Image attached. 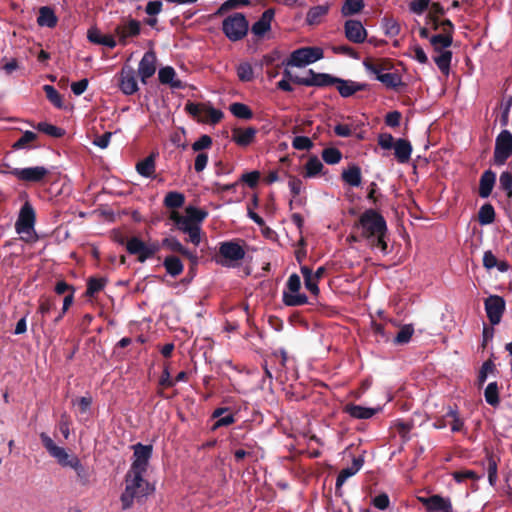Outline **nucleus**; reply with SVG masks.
Returning a JSON list of instances; mask_svg holds the SVG:
<instances>
[{
  "instance_id": "nucleus-1",
  "label": "nucleus",
  "mask_w": 512,
  "mask_h": 512,
  "mask_svg": "<svg viewBox=\"0 0 512 512\" xmlns=\"http://www.w3.org/2000/svg\"><path fill=\"white\" fill-rule=\"evenodd\" d=\"M358 235L350 237L353 241H365L371 249H377L382 254H388V229L384 217L374 209L364 211L354 224Z\"/></svg>"
},
{
  "instance_id": "nucleus-2",
  "label": "nucleus",
  "mask_w": 512,
  "mask_h": 512,
  "mask_svg": "<svg viewBox=\"0 0 512 512\" xmlns=\"http://www.w3.org/2000/svg\"><path fill=\"white\" fill-rule=\"evenodd\" d=\"M442 26L443 33L431 36L429 41L435 54L433 56L435 64L438 69L447 76L450 72L452 60V51L449 48L453 42L454 26L448 19L442 22Z\"/></svg>"
},
{
  "instance_id": "nucleus-3",
  "label": "nucleus",
  "mask_w": 512,
  "mask_h": 512,
  "mask_svg": "<svg viewBox=\"0 0 512 512\" xmlns=\"http://www.w3.org/2000/svg\"><path fill=\"white\" fill-rule=\"evenodd\" d=\"M125 489L121 494L122 509L133 506L134 501H140L154 491V487L144 478V474L127 471L125 475Z\"/></svg>"
},
{
  "instance_id": "nucleus-4",
  "label": "nucleus",
  "mask_w": 512,
  "mask_h": 512,
  "mask_svg": "<svg viewBox=\"0 0 512 512\" xmlns=\"http://www.w3.org/2000/svg\"><path fill=\"white\" fill-rule=\"evenodd\" d=\"M40 438L45 449L50 456L57 460L59 465L81 470V462L76 455H70L63 447L57 446L45 433H41Z\"/></svg>"
},
{
  "instance_id": "nucleus-5",
  "label": "nucleus",
  "mask_w": 512,
  "mask_h": 512,
  "mask_svg": "<svg viewBox=\"0 0 512 512\" xmlns=\"http://www.w3.org/2000/svg\"><path fill=\"white\" fill-rule=\"evenodd\" d=\"M246 250L241 240H231L220 243L217 262L225 267H234L244 259Z\"/></svg>"
},
{
  "instance_id": "nucleus-6",
  "label": "nucleus",
  "mask_w": 512,
  "mask_h": 512,
  "mask_svg": "<svg viewBox=\"0 0 512 512\" xmlns=\"http://www.w3.org/2000/svg\"><path fill=\"white\" fill-rule=\"evenodd\" d=\"M222 30L230 41L236 42L242 40L247 35L249 23L244 14L235 13L223 20Z\"/></svg>"
},
{
  "instance_id": "nucleus-7",
  "label": "nucleus",
  "mask_w": 512,
  "mask_h": 512,
  "mask_svg": "<svg viewBox=\"0 0 512 512\" xmlns=\"http://www.w3.org/2000/svg\"><path fill=\"white\" fill-rule=\"evenodd\" d=\"M36 221L35 210L32 205L26 201L20 209L17 221L15 223L16 232L24 240H30L34 233Z\"/></svg>"
},
{
  "instance_id": "nucleus-8",
  "label": "nucleus",
  "mask_w": 512,
  "mask_h": 512,
  "mask_svg": "<svg viewBox=\"0 0 512 512\" xmlns=\"http://www.w3.org/2000/svg\"><path fill=\"white\" fill-rule=\"evenodd\" d=\"M323 57V50L318 47H303L293 51L286 62L287 66L304 67Z\"/></svg>"
},
{
  "instance_id": "nucleus-9",
  "label": "nucleus",
  "mask_w": 512,
  "mask_h": 512,
  "mask_svg": "<svg viewBox=\"0 0 512 512\" xmlns=\"http://www.w3.org/2000/svg\"><path fill=\"white\" fill-rule=\"evenodd\" d=\"M126 250L129 254L136 255L140 263H144L160 250V245L157 242L146 244L138 237H132L126 243Z\"/></svg>"
},
{
  "instance_id": "nucleus-10",
  "label": "nucleus",
  "mask_w": 512,
  "mask_h": 512,
  "mask_svg": "<svg viewBox=\"0 0 512 512\" xmlns=\"http://www.w3.org/2000/svg\"><path fill=\"white\" fill-rule=\"evenodd\" d=\"M284 75L292 80L293 82L304 85V86H317V87H326L335 85L336 77H333L329 74L325 73H315L313 70H309L307 75L304 77H292L291 73L288 70L284 71Z\"/></svg>"
},
{
  "instance_id": "nucleus-11",
  "label": "nucleus",
  "mask_w": 512,
  "mask_h": 512,
  "mask_svg": "<svg viewBox=\"0 0 512 512\" xmlns=\"http://www.w3.org/2000/svg\"><path fill=\"white\" fill-rule=\"evenodd\" d=\"M6 173L22 182L39 183L49 175L50 171L44 166H34L27 168H11Z\"/></svg>"
},
{
  "instance_id": "nucleus-12",
  "label": "nucleus",
  "mask_w": 512,
  "mask_h": 512,
  "mask_svg": "<svg viewBox=\"0 0 512 512\" xmlns=\"http://www.w3.org/2000/svg\"><path fill=\"white\" fill-rule=\"evenodd\" d=\"M301 280L297 274H292L287 281V291L283 292V302L287 306H300L308 302L305 294L299 293Z\"/></svg>"
},
{
  "instance_id": "nucleus-13",
  "label": "nucleus",
  "mask_w": 512,
  "mask_h": 512,
  "mask_svg": "<svg viewBox=\"0 0 512 512\" xmlns=\"http://www.w3.org/2000/svg\"><path fill=\"white\" fill-rule=\"evenodd\" d=\"M132 448L133 460L128 471L145 474L152 456L153 447L152 445L137 443Z\"/></svg>"
},
{
  "instance_id": "nucleus-14",
  "label": "nucleus",
  "mask_w": 512,
  "mask_h": 512,
  "mask_svg": "<svg viewBox=\"0 0 512 512\" xmlns=\"http://www.w3.org/2000/svg\"><path fill=\"white\" fill-rule=\"evenodd\" d=\"M512 155V133L503 130L496 138L494 161L498 165H503Z\"/></svg>"
},
{
  "instance_id": "nucleus-15",
  "label": "nucleus",
  "mask_w": 512,
  "mask_h": 512,
  "mask_svg": "<svg viewBox=\"0 0 512 512\" xmlns=\"http://www.w3.org/2000/svg\"><path fill=\"white\" fill-rule=\"evenodd\" d=\"M345 37L352 43L361 44L368 36L367 30L359 20L349 19L344 23Z\"/></svg>"
},
{
  "instance_id": "nucleus-16",
  "label": "nucleus",
  "mask_w": 512,
  "mask_h": 512,
  "mask_svg": "<svg viewBox=\"0 0 512 512\" xmlns=\"http://www.w3.org/2000/svg\"><path fill=\"white\" fill-rule=\"evenodd\" d=\"M485 309L491 324L496 325L501 320L505 309V302L499 296H490L485 301Z\"/></svg>"
},
{
  "instance_id": "nucleus-17",
  "label": "nucleus",
  "mask_w": 512,
  "mask_h": 512,
  "mask_svg": "<svg viewBox=\"0 0 512 512\" xmlns=\"http://www.w3.org/2000/svg\"><path fill=\"white\" fill-rule=\"evenodd\" d=\"M419 500L429 512H452V504L449 498L433 495L420 497Z\"/></svg>"
},
{
  "instance_id": "nucleus-18",
  "label": "nucleus",
  "mask_w": 512,
  "mask_h": 512,
  "mask_svg": "<svg viewBox=\"0 0 512 512\" xmlns=\"http://www.w3.org/2000/svg\"><path fill=\"white\" fill-rule=\"evenodd\" d=\"M156 71V55L153 51L146 52L139 62L138 74L142 82L154 75Z\"/></svg>"
},
{
  "instance_id": "nucleus-19",
  "label": "nucleus",
  "mask_w": 512,
  "mask_h": 512,
  "mask_svg": "<svg viewBox=\"0 0 512 512\" xmlns=\"http://www.w3.org/2000/svg\"><path fill=\"white\" fill-rule=\"evenodd\" d=\"M162 247L170 250L171 252L179 253L187 257L192 263H197L198 257L194 252L189 251L182 243L175 237H166L161 242Z\"/></svg>"
},
{
  "instance_id": "nucleus-20",
  "label": "nucleus",
  "mask_w": 512,
  "mask_h": 512,
  "mask_svg": "<svg viewBox=\"0 0 512 512\" xmlns=\"http://www.w3.org/2000/svg\"><path fill=\"white\" fill-rule=\"evenodd\" d=\"M258 130L254 127L234 128L232 140L240 147H247L255 141Z\"/></svg>"
},
{
  "instance_id": "nucleus-21",
  "label": "nucleus",
  "mask_w": 512,
  "mask_h": 512,
  "mask_svg": "<svg viewBox=\"0 0 512 512\" xmlns=\"http://www.w3.org/2000/svg\"><path fill=\"white\" fill-rule=\"evenodd\" d=\"M274 15V9L270 8L265 10L259 20L252 25V33L257 37H263L268 31H270Z\"/></svg>"
},
{
  "instance_id": "nucleus-22",
  "label": "nucleus",
  "mask_w": 512,
  "mask_h": 512,
  "mask_svg": "<svg viewBox=\"0 0 512 512\" xmlns=\"http://www.w3.org/2000/svg\"><path fill=\"white\" fill-rule=\"evenodd\" d=\"M336 89L342 97H350L359 91L367 88V84L352 80H344L337 78L335 82Z\"/></svg>"
},
{
  "instance_id": "nucleus-23",
  "label": "nucleus",
  "mask_w": 512,
  "mask_h": 512,
  "mask_svg": "<svg viewBox=\"0 0 512 512\" xmlns=\"http://www.w3.org/2000/svg\"><path fill=\"white\" fill-rule=\"evenodd\" d=\"M120 89L126 95H131L138 90L135 72L131 67L121 70Z\"/></svg>"
},
{
  "instance_id": "nucleus-24",
  "label": "nucleus",
  "mask_w": 512,
  "mask_h": 512,
  "mask_svg": "<svg viewBox=\"0 0 512 512\" xmlns=\"http://www.w3.org/2000/svg\"><path fill=\"white\" fill-rule=\"evenodd\" d=\"M115 32L119 37L120 43L125 44L127 38L137 36L140 33V22L130 19L127 23L118 25Z\"/></svg>"
},
{
  "instance_id": "nucleus-25",
  "label": "nucleus",
  "mask_w": 512,
  "mask_h": 512,
  "mask_svg": "<svg viewBox=\"0 0 512 512\" xmlns=\"http://www.w3.org/2000/svg\"><path fill=\"white\" fill-rule=\"evenodd\" d=\"M393 149L394 155L399 163L404 164L409 162L412 153V145L408 140L402 138L397 139Z\"/></svg>"
},
{
  "instance_id": "nucleus-26",
  "label": "nucleus",
  "mask_w": 512,
  "mask_h": 512,
  "mask_svg": "<svg viewBox=\"0 0 512 512\" xmlns=\"http://www.w3.org/2000/svg\"><path fill=\"white\" fill-rule=\"evenodd\" d=\"M344 411L356 419H369L373 417L378 409L363 407L355 404H347Z\"/></svg>"
},
{
  "instance_id": "nucleus-27",
  "label": "nucleus",
  "mask_w": 512,
  "mask_h": 512,
  "mask_svg": "<svg viewBox=\"0 0 512 512\" xmlns=\"http://www.w3.org/2000/svg\"><path fill=\"white\" fill-rule=\"evenodd\" d=\"M58 18L52 8L43 6L39 9L37 24L41 27L53 28L57 25Z\"/></svg>"
},
{
  "instance_id": "nucleus-28",
  "label": "nucleus",
  "mask_w": 512,
  "mask_h": 512,
  "mask_svg": "<svg viewBox=\"0 0 512 512\" xmlns=\"http://www.w3.org/2000/svg\"><path fill=\"white\" fill-rule=\"evenodd\" d=\"M496 180L495 173L491 170L485 171L480 178L479 195L482 198H487L494 187Z\"/></svg>"
},
{
  "instance_id": "nucleus-29",
  "label": "nucleus",
  "mask_w": 512,
  "mask_h": 512,
  "mask_svg": "<svg viewBox=\"0 0 512 512\" xmlns=\"http://www.w3.org/2000/svg\"><path fill=\"white\" fill-rule=\"evenodd\" d=\"M363 66L368 73L375 75L377 80H379V77L387 70L385 62L378 59H365L363 61Z\"/></svg>"
},
{
  "instance_id": "nucleus-30",
  "label": "nucleus",
  "mask_w": 512,
  "mask_h": 512,
  "mask_svg": "<svg viewBox=\"0 0 512 512\" xmlns=\"http://www.w3.org/2000/svg\"><path fill=\"white\" fill-rule=\"evenodd\" d=\"M363 461L361 459H354L351 467L345 468L340 471L336 479V487L340 488L346 480L355 475L361 468Z\"/></svg>"
},
{
  "instance_id": "nucleus-31",
  "label": "nucleus",
  "mask_w": 512,
  "mask_h": 512,
  "mask_svg": "<svg viewBox=\"0 0 512 512\" xmlns=\"http://www.w3.org/2000/svg\"><path fill=\"white\" fill-rule=\"evenodd\" d=\"M328 5H318L309 9L306 15V22L309 25L319 24L322 18L328 13Z\"/></svg>"
},
{
  "instance_id": "nucleus-32",
  "label": "nucleus",
  "mask_w": 512,
  "mask_h": 512,
  "mask_svg": "<svg viewBox=\"0 0 512 512\" xmlns=\"http://www.w3.org/2000/svg\"><path fill=\"white\" fill-rule=\"evenodd\" d=\"M163 266L166 272L172 277L179 276L184 269L183 263L176 256H167L164 259Z\"/></svg>"
},
{
  "instance_id": "nucleus-33",
  "label": "nucleus",
  "mask_w": 512,
  "mask_h": 512,
  "mask_svg": "<svg viewBox=\"0 0 512 512\" xmlns=\"http://www.w3.org/2000/svg\"><path fill=\"white\" fill-rule=\"evenodd\" d=\"M159 81L162 84H169L173 88H180L182 86L180 80H175L176 72L172 67H164L159 70Z\"/></svg>"
},
{
  "instance_id": "nucleus-34",
  "label": "nucleus",
  "mask_w": 512,
  "mask_h": 512,
  "mask_svg": "<svg viewBox=\"0 0 512 512\" xmlns=\"http://www.w3.org/2000/svg\"><path fill=\"white\" fill-rule=\"evenodd\" d=\"M342 179L344 182L353 187H358L361 184V170L358 166H351L342 173Z\"/></svg>"
},
{
  "instance_id": "nucleus-35",
  "label": "nucleus",
  "mask_w": 512,
  "mask_h": 512,
  "mask_svg": "<svg viewBox=\"0 0 512 512\" xmlns=\"http://www.w3.org/2000/svg\"><path fill=\"white\" fill-rule=\"evenodd\" d=\"M301 273L304 278L305 288L313 295L317 296L319 294V280L312 276V270L307 266L301 267Z\"/></svg>"
},
{
  "instance_id": "nucleus-36",
  "label": "nucleus",
  "mask_w": 512,
  "mask_h": 512,
  "mask_svg": "<svg viewBox=\"0 0 512 512\" xmlns=\"http://www.w3.org/2000/svg\"><path fill=\"white\" fill-rule=\"evenodd\" d=\"M365 7L363 0H345L341 7V14L344 17L360 13Z\"/></svg>"
},
{
  "instance_id": "nucleus-37",
  "label": "nucleus",
  "mask_w": 512,
  "mask_h": 512,
  "mask_svg": "<svg viewBox=\"0 0 512 512\" xmlns=\"http://www.w3.org/2000/svg\"><path fill=\"white\" fill-rule=\"evenodd\" d=\"M88 38L91 42L96 44H101L107 46L109 48H114L116 46V41L111 35H102L97 30H89Z\"/></svg>"
},
{
  "instance_id": "nucleus-38",
  "label": "nucleus",
  "mask_w": 512,
  "mask_h": 512,
  "mask_svg": "<svg viewBox=\"0 0 512 512\" xmlns=\"http://www.w3.org/2000/svg\"><path fill=\"white\" fill-rule=\"evenodd\" d=\"M54 307V302L52 301L51 298L43 295L39 298L38 300V309H37V312L36 314L37 315H40V323H41V326L44 325L45 323V317L47 314L50 313V311L52 310V308Z\"/></svg>"
},
{
  "instance_id": "nucleus-39",
  "label": "nucleus",
  "mask_w": 512,
  "mask_h": 512,
  "mask_svg": "<svg viewBox=\"0 0 512 512\" xmlns=\"http://www.w3.org/2000/svg\"><path fill=\"white\" fill-rule=\"evenodd\" d=\"M137 172L144 176V177H150L155 172V160L154 156L150 155L146 157L144 160L140 161L136 165Z\"/></svg>"
},
{
  "instance_id": "nucleus-40",
  "label": "nucleus",
  "mask_w": 512,
  "mask_h": 512,
  "mask_svg": "<svg viewBox=\"0 0 512 512\" xmlns=\"http://www.w3.org/2000/svg\"><path fill=\"white\" fill-rule=\"evenodd\" d=\"M323 169L322 162L317 157H311L305 164L304 177L312 178L318 175Z\"/></svg>"
},
{
  "instance_id": "nucleus-41",
  "label": "nucleus",
  "mask_w": 512,
  "mask_h": 512,
  "mask_svg": "<svg viewBox=\"0 0 512 512\" xmlns=\"http://www.w3.org/2000/svg\"><path fill=\"white\" fill-rule=\"evenodd\" d=\"M185 202V197L179 192H169L164 198V205L167 208H180Z\"/></svg>"
},
{
  "instance_id": "nucleus-42",
  "label": "nucleus",
  "mask_w": 512,
  "mask_h": 512,
  "mask_svg": "<svg viewBox=\"0 0 512 512\" xmlns=\"http://www.w3.org/2000/svg\"><path fill=\"white\" fill-rule=\"evenodd\" d=\"M37 139V134L32 131H26L23 135L13 144L14 149L31 148L32 143Z\"/></svg>"
},
{
  "instance_id": "nucleus-43",
  "label": "nucleus",
  "mask_w": 512,
  "mask_h": 512,
  "mask_svg": "<svg viewBox=\"0 0 512 512\" xmlns=\"http://www.w3.org/2000/svg\"><path fill=\"white\" fill-rule=\"evenodd\" d=\"M495 218V211L492 205L485 204L483 205L478 213V220L482 225L491 224Z\"/></svg>"
},
{
  "instance_id": "nucleus-44",
  "label": "nucleus",
  "mask_w": 512,
  "mask_h": 512,
  "mask_svg": "<svg viewBox=\"0 0 512 512\" xmlns=\"http://www.w3.org/2000/svg\"><path fill=\"white\" fill-rule=\"evenodd\" d=\"M230 111L235 117L240 119H251L253 116L251 109L247 105L239 102L231 104Z\"/></svg>"
},
{
  "instance_id": "nucleus-45",
  "label": "nucleus",
  "mask_w": 512,
  "mask_h": 512,
  "mask_svg": "<svg viewBox=\"0 0 512 512\" xmlns=\"http://www.w3.org/2000/svg\"><path fill=\"white\" fill-rule=\"evenodd\" d=\"M237 76L242 82L252 81L254 78V71L248 62H242L236 67Z\"/></svg>"
},
{
  "instance_id": "nucleus-46",
  "label": "nucleus",
  "mask_w": 512,
  "mask_h": 512,
  "mask_svg": "<svg viewBox=\"0 0 512 512\" xmlns=\"http://www.w3.org/2000/svg\"><path fill=\"white\" fill-rule=\"evenodd\" d=\"M382 26L385 32V35L390 37H395L400 33V25L399 23L392 17H384L382 20Z\"/></svg>"
},
{
  "instance_id": "nucleus-47",
  "label": "nucleus",
  "mask_w": 512,
  "mask_h": 512,
  "mask_svg": "<svg viewBox=\"0 0 512 512\" xmlns=\"http://www.w3.org/2000/svg\"><path fill=\"white\" fill-rule=\"evenodd\" d=\"M106 280L103 278H91L87 283L86 295L93 297L95 294L102 291L105 287Z\"/></svg>"
},
{
  "instance_id": "nucleus-48",
  "label": "nucleus",
  "mask_w": 512,
  "mask_h": 512,
  "mask_svg": "<svg viewBox=\"0 0 512 512\" xmlns=\"http://www.w3.org/2000/svg\"><path fill=\"white\" fill-rule=\"evenodd\" d=\"M47 99L56 107L61 108L63 106L62 97L59 92L51 85H45L43 87Z\"/></svg>"
},
{
  "instance_id": "nucleus-49",
  "label": "nucleus",
  "mask_w": 512,
  "mask_h": 512,
  "mask_svg": "<svg viewBox=\"0 0 512 512\" xmlns=\"http://www.w3.org/2000/svg\"><path fill=\"white\" fill-rule=\"evenodd\" d=\"M414 333V329L412 325H404L401 327L399 332L397 333L394 342L396 344H406L410 341L412 335Z\"/></svg>"
},
{
  "instance_id": "nucleus-50",
  "label": "nucleus",
  "mask_w": 512,
  "mask_h": 512,
  "mask_svg": "<svg viewBox=\"0 0 512 512\" xmlns=\"http://www.w3.org/2000/svg\"><path fill=\"white\" fill-rule=\"evenodd\" d=\"M485 400L488 404L496 406L499 403L498 387L496 382L488 384L485 389Z\"/></svg>"
},
{
  "instance_id": "nucleus-51",
  "label": "nucleus",
  "mask_w": 512,
  "mask_h": 512,
  "mask_svg": "<svg viewBox=\"0 0 512 512\" xmlns=\"http://www.w3.org/2000/svg\"><path fill=\"white\" fill-rule=\"evenodd\" d=\"M341 157V152L336 148H326L322 152V158L327 164H337Z\"/></svg>"
},
{
  "instance_id": "nucleus-52",
  "label": "nucleus",
  "mask_w": 512,
  "mask_h": 512,
  "mask_svg": "<svg viewBox=\"0 0 512 512\" xmlns=\"http://www.w3.org/2000/svg\"><path fill=\"white\" fill-rule=\"evenodd\" d=\"M379 81L382 82L388 88H396L401 84V78L397 73H384L379 77Z\"/></svg>"
},
{
  "instance_id": "nucleus-53",
  "label": "nucleus",
  "mask_w": 512,
  "mask_h": 512,
  "mask_svg": "<svg viewBox=\"0 0 512 512\" xmlns=\"http://www.w3.org/2000/svg\"><path fill=\"white\" fill-rule=\"evenodd\" d=\"M185 213L197 225H199V223L207 216V212L193 206L186 207Z\"/></svg>"
},
{
  "instance_id": "nucleus-54",
  "label": "nucleus",
  "mask_w": 512,
  "mask_h": 512,
  "mask_svg": "<svg viewBox=\"0 0 512 512\" xmlns=\"http://www.w3.org/2000/svg\"><path fill=\"white\" fill-rule=\"evenodd\" d=\"M223 118V113L210 106H206L205 113L203 115L202 121L210 122V123H218Z\"/></svg>"
},
{
  "instance_id": "nucleus-55",
  "label": "nucleus",
  "mask_w": 512,
  "mask_h": 512,
  "mask_svg": "<svg viewBox=\"0 0 512 512\" xmlns=\"http://www.w3.org/2000/svg\"><path fill=\"white\" fill-rule=\"evenodd\" d=\"M500 188L503 189L509 198H512V173L505 171L499 178Z\"/></svg>"
},
{
  "instance_id": "nucleus-56",
  "label": "nucleus",
  "mask_w": 512,
  "mask_h": 512,
  "mask_svg": "<svg viewBox=\"0 0 512 512\" xmlns=\"http://www.w3.org/2000/svg\"><path fill=\"white\" fill-rule=\"evenodd\" d=\"M430 6V0H411L409 10L417 15L423 14Z\"/></svg>"
},
{
  "instance_id": "nucleus-57",
  "label": "nucleus",
  "mask_w": 512,
  "mask_h": 512,
  "mask_svg": "<svg viewBox=\"0 0 512 512\" xmlns=\"http://www.w3.org/2000/svg\"><path fill=\"white\" fill-rule=\"evenodd\" d=\"M446 416L452 418V425H451L452 432H459V431H461L463 429L464 422L459 417L458 412H457L456 409H453V408L450 407L448 412H447V414H446Z\"/></svg>"
},
{
  "instance_id": "nucleus-58",
  "label": "nucleus",
  "mask_w": 512,
  "mask_h": 512,
  "mask_svg": "<svg viewBox=\"0 0 512 512\" xmlns=\"http://www.w3.org/2000/svg\"><path fill=\"white\" fill-rule=\"evenodd\" d=\"M37 129L53 137H61L63 135V131L61 128L46 122L39 123L37 125Z\"/></svg>"
},
{
  "instance_id": "nucleus-59",
  "label": "nucleus",
  "mask_w": 512,
  "mask_h": 512,
  "mask_svg": "<svg viewBox=\"0 0 512 512\" xmlns=\"http://www.w3.org/2000/svg\"><path fill=\"white\" fill-rule=\"evenodd\" d=\"M487 462H488V464H487L488 480H489L490 485L494 486L498 479L497 462L492 456H489L487 458Z\"/></svg>"
},
{
  "instance_id": "nucleus-60",
  "label": "nucleus",
  "mask_w": 512,
  "mask_h": 512,
  "mask_svg": "<svg viewBox=\"0 0 512 512\" xmlns=\"http://www.w3.org/2000/svg\"><path fill=\"white\" fill-rule=\"evenodd\" d=\"M292 146L296 150H309L313 143L310 138L306 136H297L292 141Z\"/></svg>"
},
{
  "instance_id": "nucleus-61",
  "label": "nucleus",
  "mask_w": 512,
  "mask_h": 512,
  "mask_svg": "<svg viewBox=\"0 0 512 512\" xmlns=\"http://www.w3.org/2000/svg\"><path fill=\"white\" fill-rule=\"evenodd\" d=\"M396 140L389 133H382L378 137V144L382 149L389 150L394 148Z\"/></svg>"
},
{
  "instance_id": "nucleus-62",
  "label": "nucleus",
  "mask_w": 512,
  "mask_h": 512,
  "mask_svg": "<svg viewBox=\"0 0 512 512\" xmlns=\"http://www.w3.org/2000/svg\"><path fill=\"white\" fill-rule=\"evenodd\" d=\"M212 145V139L208 135H202L198 140L192 144V149L195 152L208 149Z\"/></svg>"
},
{
  "instance_id": "nucleus-63",
  "label": "nucleus",
  "mask_w": 512,
  "mask_h": 512,
  "mask_svg": "<svg viewBox=\"0 0 512 512\" xmlns=\"http://www.w3.org/2000/svg\"><path fill=\"white\" fill-rule=\"evenodd\" d=\"M206 106L205 104L188 103L185 108L189 114L202 120Z\"/></svg>"
},
{
  "instance_id": "nucleus-64",
  "label": "nucleus",
  "mask_w": 512,
  "mask_h": 512,
  "mask_svg": "<svg viewBox=\"0 0 512 512\" xmlns=\"http://www.w3.org/2000/svg\"><path fill=\"white\" fill-rule=\"evenodd\" d=\"M288 186L294 197L298 196L303 190V182L295 176H289Z\"/></svg>"
}]
</instances>
